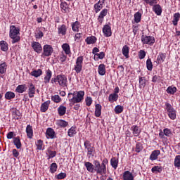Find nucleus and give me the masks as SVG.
<instances>
[{"mask_svg": "<svg viewBox=\"0 0 180 180\" xmlns=\"http://www.w3.org/2000/svg\"><path fill=\"white\" fill-rule=\"evenodd\" d=\"M161 154V152L160 150H155L152 152V153L150 155V160L151 161H155V160H158V155Z\"/></svg>", "mask_w": 180, "mask_h": 180, "instance_id": "nucleus-12", "label": "nucleus"}, {"mask_svg": "<svg viewBox=\"0 0 180 180\" xmlns=\"http://www.w3.org/2000/svg\"><path fill=\"white\" fill-rule=\"evenodd\" d=\"M50 105V101H45L41 105V112H46L49 109Z\"/></svg>", "mask_w": 180, "mask_h": 180, "instance_id": "nucleus-28", "label": "nucleus"}, {"mask_svg": "<svg viewBox=\"0 0 180 180\" xmlns=\"http://www.w3.org/2000/svg\"><path fill=\"white\" fill-rule=\"evenodd\" d=\"M26 89H27V87H26V84H21L17 86L15 91L18 94H23V92H25Z\"/></svg>", "mask_w": 180, "mask_h": 180, "instance_id": "nucleus-21", "label": "nucleus"}, {"mask_svg": "<svg viewBox=\"0 0 180 180\" xmlns=\"http://www.w3.org/2000/svg\"><path fill=\"white\" fill-rule=\"evenodd\" d=\"M139 84L140 88H144L146 86V77H140Z\"/></svg>", "mask_w": 180, "mask_h": 180, "instance_id": "nucleus-47", "label": "nucleus"}, {"mask_svg": "<svg viewBox=\"0 0 180 180\" xmlns=\"http://www.w3.org/2000/svg\"><path fill=\"white\" fill-rule=\"evenodd\" d=\"M41 74H43V71H41V69H38L37 70H33L32 72H31L30 75H32V77H35V78H37L40 77Z\"/></svg>", "mask_w": 180, "mask_h": 180, "instance_id": "nucleus-27", "label": "nucleus"}, {"mask_svg": "<svg viewBox=\"0 0 180 180\" xmlns=\"http://www.w3.org/2000/svg\"><path fill=\"white\" fill-rule=\"evenodd\" d=\"M5 98L6 99H8V100L13 99V98H15V93L12 91H7L5 94Z\"/></svg>", "mask_w": 180, "mask_h": 180, "instance_id": "nucleus-40", "label": "nucleus"}, {"mask_svg": "<svg viewBox=\"0 0 180 180\" xmlns=\"http://www.w3.org/2000/svg\"><path fill=\"white\" fill-rule=\"evenodd\" d=\"M84 95H85V92L84 91H79L77 92V96H74L72 98L69 99L70 106H73L75 103H79L84 101Z\"/></svg>", "mask_w": 180, "mask_h": 180, "instance_id": "nucleus-4", "label": "nucleus"}, {"mask_svg": "<svg viewBox=\"0 0 180 180\" xmlns=\"http://www.w3.org/2000/svg\"><path fill=\"white\" fill-rule=\"evenodd\" d=\"M166 56L165 53H160L159 56H158L157 58V63L158 64H161L162 63H164L165 60Z\"/></svg>", "mask_w": 180, "mask_h": 180, "instance_id": "nucleus-29", "label": "nucleus"}, {"mask_svg": "<svg viewBox=\"0 0 180 180\" xmlns=\"http://www.w3.org/2000/svg\"><path fill=\"white\" fill-rule=\"evenodd\" d=\"M160 81V76L155 75L152 79V82H158Z\"/></svg>", "mask_w": 180, "mask_h": 180, "instance_id": "nucleus-64", "label": "nucleus"}, {"mask_svg": "<svg viewBox=\"0 0 180 180\" xmlns=\"http://www.w3.org/2000/svg\"><path fill=\"white\" fill-rule=\"evenodd\" d=\"M20 30L18 27H16L15 25H11L10 27V34L9 36L11 39H12V43L13 44H15V43H18V41H20V37L19 34Z\"/></svg>", "mask_w": 180, "mask_h": 180, "instance_id": "nucleus-2", "label": "nucleus"}, {"mask_svg": "<svg viewBox=\"0 0 180 180\" xmlns=\"http://www.w3.org/2000/svg\"><path fill=\"white\" fill-rule=\"evenodd\" d=\"M131 130L135 137L139 136V135L140 134V129H139V127L134 125L131 127Z\"/></svg>", "mask_w": 180, "mask_h": 180, "instance_id": "nucleus-33", "label": "nucleus"}, {"mask_svg": "<svg viewBox=\"0 0 180 180\" xmlns=\"http://www.w3.org/2000/svg\"><path fill=\"white\" fill-rule=\"evenodd\" d=\"M152 172H161L162 171V168L160 167L159 166H154L151 169Z\"/></svg>", "mask_w": 180, "mask_h": 180, "instance_id": "nucleus-56", "label": "nucleus"}, {"mask_svg": "<svg viewBox=\"0 0 180 180\" xmlns=\"http://www.w3.org/2000/svg\"><path fill=\"white\" fill-rule=\"evenodd\" d=\"M13 155L15 157V158H18L19 157V152L16 149L13 150Z\"/></svg>", "mask_w": 180, "mask_h": 180, "instance_id": "nucleus-63", "label": "nucleus"}, {"mask_svg": "<svg viewBox=\"0 0 180 180\" xmlns=\"http://www.w3.org/2000/svg\"><path fill=\"white\" fill-rule=\"evenodd\" d=\"M146 4L150 6H154L157 4V0H143Z\"/></svg>", "mask_w": 180, "mask_h": 180, "instance_id": "nucleus-51", "label": "nucleus"}, {"mask_svg": "<svg viewBox=\"0 0 180 180\" xmlns=\"http://www.w3.org/2000/svg\"><path fill=\"white\" fill-rule=\"evenodd\" d=\"M141 150H143V145L140 143H137L136 146L135 151L136 153H140V151H141Z\"/></svg>", "mask_w": 180, "mask_h": 180, "instance_id": "nucleus-55", "label": "nucleus"}, {"mask_svg": "<svg viewBox=\"0 0 180 180\" xmlns=\"http://www.w3.org/2000/svg\"><path fill=\"white\" fill-rule=\"evenodd\" d=\"M51 99L56 103H59V102H61V98H60V96H58V95L53 96L51 97Z\"/></svg>", "mask_w": 180, "mask_h": 180, "instance_id": "nucleus-50", "label": "nucleus"}, {"mask_svg": "<svg viewBox=\"0 0 180 180\" xmlns=\"http://www.w3.org/2000/svg\"><path fill=\"white\" fill-rule=\"evenodd\" d=\"M44 52L42 53V56H44L45 57H50L51 54H53V47L51 45H44L43 48Z\"/></svg>", "mask_w": 180, "mask_h": 180, "instance_id": "nucleus-9", "label": "nucleus"}, {"mask_svg": "<svg viewBox=\"0 0 180 180\" xmlns=\"http://www.w3.org/2000/svg\"><path fill=\"white\" fill-rule=\"evenodd\" d=\"M134 20L136 23H139L141 20V13L140 12H137L134 14Z\"/></svg>", "mask_w": 180, "mask_h": 180, "instance_id": "nucleus-41", "label": "nucleus"}, {"mask_svg": "<svg viewBox=\"0 0 180 180\" xmlns=\"http://www.w3.org/2000/svg\"><path fill=\"white\" fill-rule=\"evenodd\" d=\"M51 84H58L60 86L65 88L68 86V81L67 80V77L64 75H58L56 78L51 79Z\"/></svg>", "mask_w": 180, "mask_h": 180, "instance_id": "nucleus-3", "label": "nucleus"}, {"mask_svg": "<svg viewBox=\"0 0 180 180\" xmlns=\"http://www.w3.org/2000/svg\"><path fill=\"white\" fill-rule=\"evenodd\" d=\"M102 8H103L102 4H99L98 3H96L94 5V9H95L96 13H98V12H99L101 9H102Z\"/></svg>", "mask_w": 180, "mask_h": 180, "instance_id": "nucleus-52", "label": "nucleus"}, {"mask_svg": "<svg viewBox=\"0 0 180 180\" xmlns=\"http://www.w3.org/2000/svg\"><path fill=\"white\" fill-rule=\"evenodd\" d=\"M48 153L49 154L48 160H50V158H54V157L57 155V152L56 151L48 150Z\"/></svg>", "mask_w": 180, "mask_h": 180, "instance_id": "nucleus-54", "label": "nucleus"}, {"mask_svg": "<svg viewBox=\"0 0 180 180\" xmlns=\"http://www.w3.org/2000/svg\"><path fill=\"white\" fill-rule=\"evenodd\" d=\"M102 115V105L101 104H96L95 108V116L99 117Z\"/></svg>", "mask_w": 180, "mask_h": 180, "instance_id": "nucleus-19", "label": "nucleus"}, {"mask_svg": "<svg viewBox=\"0 0 180 180\" xmlns=\"http://www.w3.org/2000/svg\"><path fill=\"white\" fill-rule=\"evenodd\" d=\"M167 94H170V95H174L175 92H176V87H172V86H169L167 89Z\"/></svg>", "mask_w": 180, "mask_h": 180, "instance_id": "nucleus-44", "label": "nucleus"}, {"mask_svg": "<svg viewBox=\"0 0 180 180\" xmlns=\"http://www.w3.org/2000/svg\"><path fill=\"white\" fill-rule=\"evenodd\" d=\"M174 167L180 168V155H176L174 159Z\"/></svg>", "mask_w": 180, "mask_h": 180, "instance_id": "nucleus-43", "label": "nucleus"}, {"mask_svg": "<svg viewBox=\"0 0 180 180\" xmlns=\"http://www.w3.org/2000/svg\"><path fill=\"white\" fill-rule=\"evenodd\" d=\"M51 75H53L51 70H50V69H48L46 72V76L44 78V84H49V82H50V79H51Z\"/></svg>", "mask_w": 180, "mask_h": 180, "instance_id": "nucleus-16", "label": "nucleus"}, {"mask_svg": "<svg viewBox=\"0 0 180 180\" xmlns=\"http://www.w3.org/2000/svg\"><path fill=\"white\" fill-rule=\"evenodd\" d=\"M32 47L36 53H38V54H40L41 53L43 48L41 47V44L37 41H34L32 43Z\"/></svg>", "mask_w": 180, "mask_h": 180, "instance_id": "nucleus-10", "label": "nucleus"}, {"mask_svg": "<svg viewBox=\"0 0 180 180\" xmlns=\"http://www.w3.org/2000/svg\"><path fill=\"white\" fill-rule=\"evenodd\" d=\"M122 53L124 57L129 58V46L127 45L123 46Z\"/></svg>", "mask_w": 180, "mask_h": 180, "instance_id": "nucleus-34", "label": "nucleus"}, {"mask_svg": "<svg viewBox=\"0 0 180 180\" xmlns=\"http://www.w3.org/2000/svg\"><path fill=\"white\" fill-rule=\"evenodd\" d=\"M13 144L18 150L21 148L22 143L20 142V139L19 138V136L13 138Z\"/></svg>", "mask_w": 180, "mask_h": 180, "instance_id": "nucleus-22", "label": "nucleus"}, {"mask_svg": "<svg viewBox=\"0 0 180 180\" xmlns=\"http://www.w3.org/2000/svg\"><path fill=\"white\" fill-rule=\"evenodd\" d=\"M12 115L16 117V119H19L20 116H22V114L20 113V111H19L16 108H13L12 110Z\"/></svg>", "mask_w": 180, "mask_h": 180, "instance_id": "nucleus-39", "label": "nucleus"}, {"mask_svg": "<svg viewBox=\"0 0 180 180\" xmlns=\"http://www.w3.org/2000/svg\"><path fill=\"white\" fill-rule=\"evenodd\" d=\"M86 106H91V105H92V98L86 97Z\"/></svg>", "mask_w": 180, "mask_h": 180, "instance_id": "nucleus-59", "label": "nucleus"}, {"mask_svg": "<svg viewBox=\"0 0 180 180\" xmlns=\"http://www.w3.org/2000/svg\"><path fill=\"white\" fill-rule=\"evenodd\" d=\"M110 164L112 168H114V169H116V168H117V165L119 164V160H117L116 158H112L110 160Z\"/></svg>", "mask_w": 180, "mask_h": 180, "instance_id": "nucleus-32", "label": "nucleus"}, {"mask_svg": "<svg viewBox=\"0 0 180 180\" xmlns=\"http://www.w3.org/2000/svg\"><path fill=\"white\" fill-rule=\"evenodd\" d=\"M103 33L105 37H110L112 36V30L109 25H105L103 27Z\"/></svg>", "mask_w": 180, "mask_h": 180, "instance_id": "nucleus-11", "label": "nucleus"}, {"mask_svg": "<svg viewBox=\"0 0 180 180\" xmlns=\"http://www.w3.org/2000/svg\"><path fill=\"white\" fill-rule=\"evenodd\" d=\"M84 147L87 150V155H89L90 157H94V153H95V150H94V146H92L89 141H86L84 142Z\"/></svg>", "mask_w": 180, "mask_h": 180, "instance_id": "nucleus-7", "label": "nucleus"}, {"mask_svg": "<svg viewBox=\"0 0 180 180\" xmlns=\"http://www.w3.org/2000/svg\"><path fill=\"white\" fill-rule=\"evenodd\" d=\"M59 116H64L67 112V108L64 105L59 106L58 109Z\"/></svg>", "mask_w": 180, "mask_h": 180, "instance_id": "nucleus-25", "label": "nucleus"}, {"mask_svg": "<svg viewBox=\"0 0 180 180\" xmlns=\"http://www.w3.org/2000/svg\"><path fill=\"white\" fill-rule=\"evenodd\" d=\"M58 124L60 127H67V126H68V122H67L66 121H64L63 120H60L59 121H58Z\"/></svg>", "mask_w": 180, "mask_h": 180, "instance_id": "nucleus-48", "label": "nucleus"}, {"mask_svg": "<svg viewBox=\"0 0 180 180\" xmlns=\"http://www.w3.org/2000/svg\"><path fill=\"white\" fill-rule=\"evenodd\" d=\"M179 16H180L179 13H176L174 14V18L172 20V23L174 26H176V25H178V22H179Z\"/></svg>", "mask_w": 180, "mask_h": 180, "instance_id": "nucleus-31", "label": "nucleus"}, {"mask_svg": "<svg viewBox=\"0 0 180 180\" xmlns=\"http://www.w3.org/2000/svg\"><path fill=\"white\" fill-rule=\"evenodd\" d=\"M96 38L94 36L91 37H88L86 39L85 41L87 44H95L96 43Z\"/></svg>", "mask_w": 180, "mask_h": 180, "instance_id": "nucleus-23", "label": "nucleus"}, {"mask_svg": "<svg viewBox=\"0 0 180 180\" xmlns=\"http://www.w3.org/2000/svg\"><path fill=\"white\" fill-rule=\"evenodd\" d=\"M67 176L65 173H60L56 176L57 179H64Z\"/></svg>", "mask_w": 180, "mask_h": 180, "instance_id": "nucleus-58", "label": "nucleus"}, {"mask_svg": "<svg viewBox=\"0 0 180 180\" xmlns=\"http://www.w3.org/2000/svg\"><path fill=\"white\" fill-rule=\"evenodd\" d=\"M50 171L51 174H54L57 171V163H52L50 166Z\"/></svg>", "mask_w": 180, "mask_h": 180, "instance_id": "nucleus-49", "label": "nucleus"}, {"mask_svg": "<svg viewBox=\"0 0 180 180\" xmlns=\"http://www.w3.org/2000/svg\"><path fill=\"white\" fill-rule=\"evenodd\" d=\"M153 11L159 16L161 15V13H162V9L161 8V6L159 4H155L153 7Z\"/></svg>", "mask_w": 180, "mask_h": 180, "instance_id": "nucleus-18", "label": "nucleus"}, {"mask_svg": "<svg viewBox=\"0 0 180 180\" xmlns=\"http://www.w3.org/2000/svg\"><path fill=\"white\" fill-rule=\"evenodd\" d=\"M68 134L69 137H74V135L77 134V131H75V128L72 127L68 130Z\"/></svg>", "mask_w": 180, "mask_h": 180, "instance_id": "nucleus-42", "label": "nucleus"}, {"mask_svg": "<svg viewBox=\"0 0 180 180\" xmlns=\"http://www.w3.org/2000/svg\"><path fill=\"white\" fill-rule=\"evenodd\" d=\"M6 71V63H3L0 64V74H4Z\"/></svg>", "mask_w": 180, "mask_h": 180, "instance_id": "nucleus-46", "label": "nucleus"}, {"mask_svg": "<svg viewBox=\"0 0 180 180\" xmlns=\"http://www.w3.org/2000/svg\"><path fill=\"white\" fill-rule=\"evenodd\" d=\"M58 34H61V36H65L67 33V27L65 25H62L58 29Z\"/></svg>", "mask_w": 180, "mask_h": 180, "instance_id": "nucleus-17", "label": "nucleus"}, {"mask_svg": "<svg viewBox=\"0 0 180 180\" xmlns=\"http://www.w3.org/2000/svg\"><path fill=\"white\" fill-rule=\"evenodd\" d=\"M118 98H119V95H117L116 93L110 94L108 98L109 101L111 103L116 102V101H117Z\"/></svg>", "mask_w": 180, "mask_h": 180, "instance_id": "nucleus-30", "label": "nucleus"}, {"mask_svg": "<svg viewBox=\"0 0 180 180\" xmlns=\"http://www.w3.org/2000/svg\"><path fill=\"white\" fill-rule=\"evenodd\" d=\"M34 94H36V87H34V85L33 84H30L29 89H28V95L30 98H34Z\"/></svg>", "mask_w": 180, "mask_h": 180, "instance_id": "nucleus-13", "label": "nucleus"}, {"mask_svg": "<svg viewBox=\"0 0 180 180\" xmlns=\"http://www.w3.org/2000/svg\"><path fill=\"white\" fill-rule=\"evenodd\" d=\"M98 74L100 75H105L106 74V68L103 64H100L98 66Z\"/></svg>", "mask_w": 180, "mask_h": 180, "instance_id": "nucleus-26", "label": "nucleus"}, {"mask_svg": "<svg viewBox=\"0 0 180 180\" xmlns=\"http://www.w3.org/2000/svg\"><path fill=\"white\" fill-rule=\"evenodd\" d=\"M109 161L108 159L105 158L103 160L102 163L99 162L98 160H94L93 164L90 162H85L84 166L89 172H96L100 175H103L106 174V165H108Z\"/></svg>", "mask_w": 180, "mask_h": 180, "instance_id": "nucleus-1", "label": "nucleus"}, {"mask_svg": "<svg viewBox=\"0 0 180 180\" xmlns=\"http://www.w3.org/2000/svg\"><path fill=\"white\" fill-rule=\"evenodd\" d=\"M46 136L49 137L50 139H54L56 136V132L54 131V129L52 128H48L46 130Z\"/></svg>", "mask_w": 180, "mask_h": 180, "instance_id": "nucleus-24", "label": "nucleus"}, {"mask_svg": "<svg viewBox=\"0 0 180 180\" xmlns=\"http://www.w3.org/2000/svg\"><path fill=\"white\" fill-rule=\"evenodd\" d=\"M123 180H134V176L130 171H125L123 174Z\"/></svg>", "mask_w": 180, "mask_h": 180, "instance_id": "nucleus-15", "label": "nucleus"}, {"mask_svg": "<svg viewBox=\"0 0 180 180\" xmlns=\"http://www.w3.org/2000/svg\"><path fill=\"white\" fill-rule=\"evenodd\" d=\"M1 50L2 51H8V43L5 41H0Z\"/></svg>", "mask_w": 180, "mask_h": 180, "instance_id": "nucleus-35", "label": "nucleus"}, {"mask_svg": "<svg viewBox=\"0 0 180 180\" xmlns=\"http://www.w3.org/2000/svg\"><path fill=\"white\" fill-rule=\"evenodd\" d=\"M140 60H143V58H144V57H146V51L141 50L139 51V56Z\"/></svg>", "mask_w": 180, "mask_h": 180, "instance_id": "nucleus-61", "label": "nucleus"}, {"mask_svg": "<svg viewBox=\"0 0 180 180\" xmlns=\"http://www.w3.org/2000/svg\"><path fill=\"white\" fill-rule=\"evenodd\" d=\"M115 113H117V115L119 113H122V112H123V106L122 105H117L115 108Z\"/></svg>", "mask_w": 180, "mask_h": 180, "instance_id": "nucleus-53", "label": "nucleus"}, {"mask_svg": "<svg viewBox=\"0 0 180 180\" xmlns=\"http://www.w3.org/2000/svg\"><path fill=\"white\" fill-rule=\"evenodd\" d=\"M146 67H147V70H148V71L153 70V62H151V59H148L146 60Z\"/></svg>", "mask_w": 180, "mask_h": 180, "instance_id": "nucleus-45", "label": "nucleus"}, {"mask_svg": "<svg viewBox=\"0 0 180 180\" xmlns=\"http://www.w3.org/2000/svg\"><path fill=\"white\" fill-rule=\"evenodd\" d=\"M106 15H108V9L104 8L103 11H101L100 15H98V21L99 22V23H103V19L105 16H106Z\"/></svg>", "mask_w": 180, "mask_h": 180, "instance_id": "nucleus-14", "label": "nucleus"}, {"mask_svg": "<svg viewBox=\"0 0 180 180\" xmlns=\"http://www.w3.org/2000/svg\"><path fill=\"white\" fill-rule=\"evenodd\" d=\"M165 136H167V137H169L171 136V129L166 128L163 130Z\"/></svg>", "mask_w": 180, "mask_h": 180, "instance_id": "nucleus-60", "label": "nucleus"}, {"mask_svg": "<svg viewBox=\"0 0 180 180\" xmlns=\"http://www.w3.org/2000/svg\"><path fill=\"white\" fill-rule=\"evenodd\" d=\"M105 57V53L100 52L99 53H96L94 55V60L96 61H98V60H103V58Z\"/></svg>", "mask_w": 180, "mask_h": 180, "instance_id": "nucleus-38", "label": "nucleus"}, {"mask_svg": "<svg viewBox=\"0 0 180 180\" xmlns=\"http://www.w3.org/2000/svg\"><path fill=\"white\" fill-rule=\"evenodd\" d=\"M165 106L169 119H172V120H175V119H176V111L175 109L172 108V105H171L169 103H167Z\"/></svg>", "mask_w": 180, "mask_h": 180, "instance_id": "nucleus-5", "label": "nucleus"}, {"mask_svg": "<svg viewBox=\"0 0 180 180\" xmlns=\"http://www.w3.org/2000/svg\"><path fill=\"white\" fill-rule=\"evenodd\" d=\"M82 63H84V57L79 56L76 60V65L75 66V70L77 74H79L82 71Z\"/></svg>", "mask_w": 180, "mask_h": 180, "instance_id": "nucleus-6", "label": "nucleus"}, {"mask_svg": "<svg viewBox=\"0 0 180 180\" xmlns=\"http://www.w3.org/2000/svg\"><path fill=\"white\" fill-rule=\"evenodd\" d=\"M13 134H15V132L10 131L7 134V139L8 140H11V139H13Z\"/></svg>", "mask_w": 180, "mask_h": 180, "instance_id": "nucleus-62", "label": "nucleus"}, {"mask_svg": "<svg viewBox=\"0 0 180 180\" xmlns=\"http://www.w3.org/2000/svg\"><path fill=\"white\" fill-rule=\"evenodd\" d=\"M62 49L65 51V54H70V53H71L70 45H68V44H63L62 45Z\"/></svg>", "mask_w": 180, "mask_h": 180, "instance_id": "nucleus-36", "label": "nucleus"}, {"mask_svg": "<svg viewBox=\"0 0 180 180\" xmlns=\"http://www.w3.org/2000/svg\"><path fill=\"white\" fill-rule=\"evenodd\" d=\"M79 25L80 23L78 21H75L72 24V29L73 32H78V30H79Z\"/></svg>", "mask_w": 180, "mask_h": 180, "instance_id": "nucleus-37", "label": "nucleus"}, {"mask_svg": "<svg viewBox=\"0 0 180 180\" xmlns=\"http://www.w3.org/2000/svg\"><path fill=\"white\" fill-rule=\"evenodd\" d=\"M60 8L64 11V12L67 11V8H68V4L65 2L60 4Z\"/></svg>", "mask_w": 180, "mask_h": 180, "instance_id": "nucleus-57", "label": "nucleus"}, {"mask_svg": "<svg viewBox=\"0 0 180 180\" xmlns=\"http://www.w3.org/2000/svg\"><path fill=\"white\" fill-rule=\"evenodd\" d=\"M141 41L143 44H154L155 39L151 36H141Z\"/></svg>", "mask_w": 180, "mask_h": 180, "instance_id": "nucleus-8", "label": "nucleus"}, {"mask_svg": "<svg viewBox=\"0 0 180 180\" xmlns=\"http://www.w3.org/2000/svg\"><path fill=\"white\" fill-rule=\"evenodd\" d=\"M26 133L27 136L29 139H32L33 137V128L30 124H28L26 127Z\"/></svg>", "mask_w": 180, "mask_h": 180, "instance_id": "nucleus-20", "label": "nucleus"}]
</instances>
